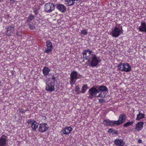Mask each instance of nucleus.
I'll return each mask as SVG.
<instances>
[{
	"label": "nucleus",
	"instance_id": "nucleus-9",
	"mask_svg": "<svg viewBox=\"0 0 146 146\" xmlns=\"http://www.w3.org/2000/svg\"><path fill=\"white\" fill-rule=\"evenodd\" d=\"M47 48L44 51V52L47 53H50L53 50V47L52 43L49 40H48L46 42Z\"/></svg>",
	"mask_w": 146,
	"mask_h": 146
},
{
	"label": "nucleus",
	"instance_id": "nucleus-14",
	"mask_svg": "<svg viewBox=\"0 0 146 146\" xmlns=\"http://www.w3.org/2000/svg\"><path fill=\"white\" fill-rule=\"evenodd\" d=\"M5 29L7 30L6 31L7 35L8 36L11 35L13 34L15 30L14 27L11 26H7Z\"/></svg>",
	"mask_w": 146,
	"mask_h": 146
},
{
	"label": "nucleus",
	"instance_id": "nucleus-16",
	"mask_svg": "<svg viewBox=\"0 0 146 146\" xmlns=\"http://www.w3.org/2000/svg\"><path fill=\"white\" fill-rule=\"evenodd\" d=\"M115 121H110L109 119L104 120L103 121V123L105 125H108L113 126L115 124Z\"/></svg>",
	"mask_w": 146,
	"mask_h": 146
},
{
	"label": "nucleus",
	"instance_id": "nucleus-29",
	"mask_svg": "<svg viewBox=\"0 0 146 146\" xmlns=\"http://www.w3.org/2000/svg\"><path fill=\"white\" fill-rule=\"evenodd\" d=\"M19 112L22 113H24L26 111L25 110H22V109H19Z\"/></svg>",
	"mask_w": 146,
	"mask_h": 146
},
{
	"label": "nucleus",
	"instance_id": "nucleus-4",
	"mask_svg": "<svg viewBox=\"0 0 146 146\" xmlns=\"http://www.w3.org/2000/svg\"><path fill=\"white\" fill-rule=\"evenodd\" d=\"M81 75L76 71H73L70 74V83L72 85L74 84L77 79L81 78Z\"/></svg>",
	"mask_w": 146,
	"mask_h": 146
},
{
	"label": "nucleus",
	"instance_id": "nucleus-33",
	"mask_svg": "<svg viewBox=\"0 0 146 146\" xmlns=\"http://www.w3.org/2000/svg\"><path fill=\"white\" fill-rule=\"evenodd\" d=\"M113 130L111 129H109L108 130V132L110 133H112L113 132Z\"/></svg>",
	"mask_w": 146,
	"mask_h": 146
},
{
	"label": "nucleus",
	"instance_id": "nucleus-6",
	"mask_svg": "<svg viewBox=\"0 0 146 146\" xmlns=\"http://www.w3.org/2000/svg\"><path fill=\"white\" fill-rule=\"evenodd\" d=\"M98 92V90L95 88L94 87L92 88L88 91L89 98L92 99L95 97H97V94Z\"/></svg>",
	"mask_w": 146,
	"mask_h": 146
},
{
	"label": "nucleus",
	"instance_id": "nucleus-5",
	"mask_svg": "<svg viewBox=\"0 0 146 146\" xmlns=\"http://www.w3.org/2000/svg\"><path fill=\"white\" fill-rule=\"evenodd\" d=\"M118 67L120 70L126 72H129L131 70V66L127 63H120Z\"/></svg>",
	"mask_w": 146,
	"mask_h": 146
},
{
	"label": "nucleus",
	"instance_id": "nucleus-31",
	"mask_svg": "<svg viewBox=\"0 0 146 146\" xmlns=\"http://www.w3.org/2000/svg\"><path fill=\"white\" fill-rule=\"evenodd\" d=\"M22 35V33L20 32H17L16 33V35L18 36H20Z\"/></svg>",
	"mask_w": 146,
	"mask_h": 146
},
{
	"label": "nucleus",
	"instance_id": "nucleus-3",
	"mask_svg": "<svg viewBox=\"0 0 146 146\" xmlns=\"http://www.w3.org/2000/svg\"><path fill=\"white\" fill-rule=\"evenodd\" d=\"M123 32L122 29L115 26L111 29V31L110 34L113 37L116 38L119 36Z\"/></svg>",
	"mask_w": 146,
	"mask_h": 146
},
{
	"label": "nucleus",
	"instance_id": "nucleus-32",
	"mask_svg": "<svg viewBox=\"0 0 146 146\" xmlns=\"http://www.w3.org/2000/svg\"><path fill=\"white\" fill-rule=\"evenodd\" d=\"M104 101V99H100L99 100V102L101 103H102Z\"/></svg>",
	"mask_w": 146,
	"mask_h": 146
},
{
	"label": "nucleus",
	"instance_id": "nucleus-35",
	"mask_svg": "<svg viewBox=\"0 0 146 146\" xmlns=\"http://www.w3.org/2000/svg\"><path fill=\"white\" fill-rule=\"evenodd\" d=\"M15 0H10V1L11 2H12V1L13 2L12 3H14V2H15Z\"/></svg>",
	"mask_w": 146,
	"mask_h": 146
},
{
	"label": "nucleus",
	"instance_id": "nucleus-28",
	"mask_svg": "<svg viewBox=\"0 0 146 146\" xmlns=\"http://www.w3.org/2000/svg\"><path fill=\"white\" fill-rule=\"evenodd\" d=\"M87 31L85 29L82 30L81 31L80 33L84 35H86L87 34Z\"/></svg>",
	"mask_w": 146,
	"mask_h": 146
},
{
	"label": "nucleus",
	"instance_id": "nucleus-17",
	"mask_svg": "<svg viewBox=\"0 0 146 146\" xmlns=\"http://www.w3.org/2000/svg\"><path fill=\"white\" fill-rule=\"evenodd\" d=\"M144 123L143 122L137 123L136 125L135 129L137 131H139L143 128Z\"/></svg>",
	"mask_w": 146,
	"mask_h": 146
},
{
	"label": "nucleus",
	"instance_id": "nucleus-23",
	"mask_svg": "<svg viewBox=\"0 0 146 146\" xmlns=\"http://www.w3.org/2000/svg\"><path fill=\"white\" fill-rule=\"evenodd\" d=\"M88 88L87 85H84L82 86L81 92L82 93H85Z\"/></svg>",
	"mask_w": 146,
	"mask_h": 146
},
{
	"label": "nucleus",
	"instance_id": "nucleus-26",
	"mask_svg": "<svg viewBox=\"0 0 146 146\" xmlns=\"http://www.w3.org/2000/svg\"><path fill=\"white\" fill-rule=\"evenodd\" d=\"M133 122V121H128L126 123L124 124V127H127L128 126L131 125Z\"/></svg>",
	"mask_w": 146,
	"mask_h": 146
},
{
	"label": "nucleus",
	"instance_id": "nucleus-34",
	"mask_svg": "<svg viewBox=\"0 0 146 146\" xmlns=\"http://www.w3.org/2000/svg\"><path fill=\"white\" fill-rule=\"evenodd\" d=\"M142 140L140 139H139L138 140V143H142Z\"/></svg>",
	"mask_w": 146,
	"mask_h": 146
},
{
	"label": "nucleus",
	"instance_id": "nucleus-2",
	"mask_svg": "<svg viewBox=\"0 0 146 146\" xmlns=\"http://www.w3.org/2000/svg\"><path fill=\"white\" fill-rule=\"evenodd\" d=\"M56 82V78L54 76H52L51 78H50L49 80L46 82V90L50 92L54 91V84Z\"/></svg>",
	"mask_w": 146,
	"mask_h": 146
},
{
	"label": "nucleus",
	"instance_id": "nucleus-18",
	"mask_svg": "<svg viewBox=\"0 0 146 146\" xmlns=\"http://www.w3.org/2000/svg\"><path fill=\"white\" fill-rule=\"evenodd\" d=\"M114 142L116 145L118 146H123L125 144L123 141L121 139H116L114 141Z\"/></svg>",
	"mask_w": 146,
	"mask_h": 146
},
{
	"label": "nucleus",
	"instance_id": "nucleus-25",
	"mask_svg": "<svg viewBox=\"0 0 146 146\" xmlns=\"http://www.w3.org/2000/svg\"><path fill=\"white\" fill-rule=\"evenodd\" d=\"M35 16L31 14L29 16L28 18V19L27 20V22H29L34 19Z\"/></svg>",
	"mask_w": 146,
	"mask_h": 146
},
{
	"label": "nucleus",
	"instance_id": "nucleus-20",
	"mask_svg": "<svg viewBox=\"0 0 146 146\" xmlns=\"http://www.w3.org/2000/svg\"><path fill=\"white\" fill-rule=\"evenodd\" d=\"M50 70V69L48 67L46 66L44 67L42 70L43 74L45 76L47 75Z\"/></svg>",
	"mask_w": 146,
	"mask_h": 146
},
{
	"label": "nucleus",
	"instance_id": "nucleus-21",
	"mask_svg": "<svg viewBox=\"0 0 146 146\" xmlns=\"http://www.w3.org/2000/svg\"><path fill=\"white\" fill-rule=\"evenodd\" d=\"M145 116V115L144 113H142L139 112V114L137 115L136 119L137 120H140L141 119L144 118Z\"/></svg>",
	"mask_w": 146,
	"mask_h": 146
},
{
	"label": "nucleus",
	"instance_id": "nucleus-30",
	"mask_svg": "<svg viewBox=\"0 0 146 146\" xmlns=\"http://www.w3.org/2000/svg\"><path fill=\"white\" fill-rule=\"evenodd\" d=\"M29 27L31 29H35V26L34 25H29Z\"/></svg>",
	"mask_w": 146,
	"mask_h": 146
},
{
	"label": "nucleus",
	"instance_id": "nucleus-22",
	"mask_svg": "<svg viewBox=\"0 0 146 146\" xmlns=\"http://www.w3.org/2000/svg\"><path fill=\"white\" fill-rule=\"evenodd\" d=\"M98 90L100 91L105 92L108 90V89L105 86H101L99 87Z\"/></svg>",
	"mask_w": 146,
	"mask_h": 146
},
{
	"label": "nucleus",
	"instance_id": "nucleus-8",
	"mask_svg": "<svg viewBox=\"0 0 146 146\" xmlns=\"http://www.w3.org/2000/svg\"><path fill=\"white\" fill-rule=\"evenodd\" d=\"M48 127V126L47 123H41L39 125L38 130L40 132L43 133L47 130Z\"/></svg>",
	"mask_w": 146,
	"mask_h": 146
},
{
	"label": "nucleus",
	"instance_id": "nucleus-10",
	"mask_svg": "<svg viewBox=\"0 0 146 146\" xmlns=\"http://www.w3.org/2000/svg\"><path fill=\"white\" fill-rule=\"evenodd\" d=\"M27 123L31 125V127L33 131H35L38 126V124L33 120L29 119L28 120Z\"/></svg>",
	"mask_w": 146,
	"mask_h": 146
},
{
	"label": "nucleus",
	"instance_id": "nucleus-24",
	"mask_svg": "<svg viewBox=\"0 0 146 146\" xmlns=\"http://www.w3.org/2000/svg\"><path fill=\"white\" fill-rule=\"evenodd\" d=\"M80 88L78 86H76L75 89V91L76 94H79L81 93V91H80Z\"/></svg>",
	"mask_w": 146,
	"mask_h": 146
},
{
	"label": "nucleus",
	"instance_id": "nucleus-15",
	"mask_svg": "<svg viewBox=\"0 0 146 146\" xmlns=\"http://www.w3.org/2000/svg\"><path fill=\"white\" fill-rule=\"evenodd\" d=\"M7 140V137L4 135H2L0 139V146H5Z\"/></svg>",
	"mask_w": 146,
	"mask_h": 146
},
{
	"label": "nucleus",
	"instance_id": "nucleus-19",
	"mask_svg": "<svg viewBox=\"0 0 146 146\" xmlns=\"http://www.w3.org/2000/svg\"><path fill=\"white\" fill-rule=\"evenodd\" d=\"M57 8L62 13L64 12L66 9L64 5L60 4L58 5Z\"/></svg>",
	"mask_w": 146,
	"mask_h": 146
},
{
	"label": "nucleus",
	"instance_id": "nucleus-27",
	"mask_svg": "<svg viewBox=\"0 0 146 146\" xmlns=\"http://www.w3.org/2000/svg\"><path fill=\"white\" fill-rule=\"evenodd\" d=\"M106 94L104 92H101L97 96L98 97L104 98L105 97Z\"/></svg>",
	"mask_w": 146,
	"mask_h": 146
},
{
	"label": "nucleus",
	"instance_id": "nucleus-13",
	"mask_svg": "<svg viewBox=\"0 0 146 146\" xmlns=\"http://www.w3.org/2000/svg\"><path fill=\"white\" fill-rule=\"evenodd\" d=\"M72 128L70 126L64 128L60 131L62 135L63 134L68 135L72 130Z\"/></svg>",
	"mask_w": 146,
	"mask_h": 146
},
{
	"label": "nucleus",
	"instance_id": "nucleus-1",
	"mask_svg": "<svg viewBox=\"0 0 146 146\" xmlns=\"http://www.w3.org/2000/svg\"><path fill=\"white\" fill-rule=\"evenodd\" d=\"M82 54L83 58L88 61L90 66H96L101 62L99 57L94 54L91 50L88 49L83 51Z\"/></svg>",
	"mask_w": 146,
	"mask_h": 146
},
{
	"label": "nucleus",
	"instance_id": "nucleus-7",
	"mask_svg": "<svg viewBox=\"0 0 146 146\" xmlns=\"http://www.w3.org/2000/svg\"><path fill=\"white\" fill-rule=\"evenodd\" d=\"M55 9V6L53 3H46L44 6V11L47 13H50Z\"/></svg>",
	"mask_w": 146,
	"mask_h": 146
},
{
	"label": "nucleus",
	"instance_id": "nucleus-12",
	"mask_svg": "<svg viewBox=\"0 0 146 146\" xmlns=\"http://www.w3.org/2000/svg\"><path fill=\"white\" fill-rule=\"evenodd\" d=\"M137 29L140 32L146 33V23L141 22V25L138 27Z\"/></svg>",
	"mask_w": 146,
	"mask_h": 146
},
{
	"label": "nucleus",
	"instance_id": "nucleus-11",
	"mask_svg": "<svg viewBox=\"0 0 146 146\" xmlns=\"http://www.w3.org/2000/svg\"><path fill=\"white\" fill-rule=\"evenodd\" d=\"M126 118V116L125 115L123 114H121L119 116L118 120L115 121V124L119 125L123 122Z\"/></svg>",
	"mask_w": 146,
	"mask_h": 146
}]
</instances>
